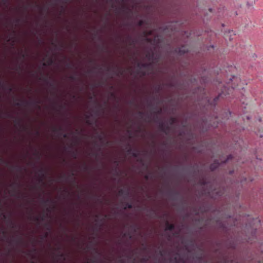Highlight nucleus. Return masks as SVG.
<instances>
[{
  "mask_svg": "<svg viewBox=\"0 0 263 263\" xmlns=\"http://www.w3.org/2000/svg\"><path fill=\"white\" fill-rule=\"evenodd\" d=\"M22 103H23L24 104H35L36 105V106L38 107L39 108H40V106L39 105V104L40 103V101H37V102H26V101H22V102H16L15 105H16V106H21L22 105Z\"/></svg>",
  "mask_w": 263,
  "mask_h": 263,
  "instance_id": "nucleus-1",
  "label": "nucleus"
},
{
  "mask_svg": "<svg viewBox=\"0 0 263 263\" xmlns=\"http://www.w3.org/2000/svg\"><path fill=\"white\" fill-rule=\"evenodd\" d=\"M159 128L162 132L165 133V134H167V132L170 130L169 126L165 125L163 122L160 123Z\"/></svg>",
  "mask_w": 263,
  "mask_h": 263,
  "instance_id": "nucleus-2",
  "label": "nucleus"
},
{
  "mask_svg": "<svg viewBox=\"0 0 263 263\" xmlns=\"http://www.w3.org/2000/svg\"><path fill=\"white\" fill-rule=\"evenodd\" d=\"M39 175L40 176V179L39 181L40 182H43V179L45 176L46 172L45 170L43 168L40 169L39 171Z\"/></svg>",
  "mask_w": 263,
  "mask_h": 263,
  "instance_id": "nucleus-3",
  "label": "nucleus"
},
{
  "mask_svg": "<svg viewBox=\"0 0 263 263\" xmlns=\"http://www.w3.org/2000/svg\"><path fill=\"white\" fill-rule=\"evenodd\" d=\"M166 225V231H173L175 229V225L174 224L170 223L167 221L165 222Z\"/></svg>",
  "mask_w": 263,
  "mask_h": 263,
  "instance_id": "nucleus-4",
  "label": "nucleus"
},
{
  "mask_svg": "<svg viewBox=\"0 0 263 263\" xmlns=\"http://www.w3.org/2000/svg\"><path fill=\"white\" fill-rule=\"evenodd\" d=\"M219 165V162L218 161H215L214 163L211 164L210 166V168L212 171L216 170Z\"/></svg>",
  "mask_w": 263,
  "mask_h": 263,
  "instance_id": "nucleus-5",
  "label": "nucleus"
},
{
  "mask_svg": "<svg viewBox=\"0 0 263 263\" xmlns=\"http://www.w3.org/2000/svg\"><path fill=\"white\" fill-rule=\"evenodd\" d=\"M93 251L95 252L96 255L92 259L90 260V261L92 263L96 262L98 259V256L100 255V253L98 251L97 249L93 248Z\"/></svg>",
  "mask_w": 263,
  "mask_h": 263,
  "instance_id": "nucleus-6",
  "label": "nucleus"
},
{
  "mask_svg": "<svg viewBox=\"0 0 263 263\" xmlns=\"http://www.w3.org/2000/svg\"><path fill=\"white\" fill-rule=\"evenodd\" d=\"M174 260L176 263H185L183 258L179 256L178 254L174 257Z\"/></svg>",
  "mask_w": 263,
  "mask_h": 263,
  "instance_id": "nucleus-7",
  "label": "nucleus"
},
{
  "mask_svg": "<svg viewBox=\"0 0 263 263\" xmlns=\"http://www.w3.org/2000/svg\"><path fill=\"white\" fill-rule=\"evenodd\" d=\"M10 186H11V187L16 189V188H18V187H20V184L18 182H14V183H12L10 185ZM13 192H14V193L13 194H12V195L13 196H16L15 190H14Z\"/></svg>",
  "mask_w": 263,
  "mask_h": 263,
  "instance_id": "nucleus-8",
  "label": "nucleus"
},
{
  "mask_svg": "<svg viewBox=\"0 0 263 263\" xmlns=\"http://www.w3.org/2000/svg\"><path fill=\"white\" fill-rule=\"evenodd\" d=\"M118 193L120 196H122L123 195H126L128 196L129 195V192L128 190L124 191L123 189H121L120 190H119Z\"/></svg>",
  "mask_w": 263,
  "mask_h": 263,
  "instance_id": "nucleus-9",
  "label": "nucleus"
},
{
  "mask_svg": "<svg viewBox=\"0 0 263 263\" xmlns=\"http://www.w3.org/2000/svg\"><path fill=\"white\" fill-rule=\"evenodd\" d=\"M2 87L4 89H8L9 91H12L13 90V88L11 86L6 85L4 83H2Z\"/></svg>",
  "mask_w": 263,
  "mask_h": 263,
  "instance_id": "nucleus-10",
  "label": "nucleus"
},
{
  "mask_svg": "<svg viewBox=\"0 0 263 263\" xmlns=\"http://www.w3.org/2000/svg\"><path fill=\"white\" fill-rule=\"evenodd\" d=\"M14 241L16 244H21L23 242V238L22 236H18L16 239L14 240Z\"/></svg>",
  "mask_w": 263,
  "mask_h": 263,
  "instance_id": "nucleus-11",
  "label": "nucleus"
},
{
  "mask_svg": "<svg viewBox=\"0 0 263 263\" xmlns=\"http://www.w3.org/2000/svg\"><path fill=\"white\" fill-rule=\"evenodd\" d=\"M52 130L55 133L61 132L63 131V128L61 126L59 127H53L52 128Z\"/></svg>",
  "mask_w": 263,
  "mask_h": 263,
  "instance_id": "nucleus-12",
  "label": "nucleus"
},
{
  "mask_svg": "<svg viewBox=\"0 0 263 263\" xmlns=\"http://www.w3.org/2000/svg\"><path fill=\"white\" fill-rule=\"evenodd\" d=\"M124 209L126 210L127 209H132L133 207L132 204L129 202H125L124 203Z\"/></svg>",
  "mask_w": 263,
  "mask_h": 263,
  "instance_id": "nucleus-13",
  "label": "nucleus"
},
{
  "mask_svg": "<svg viewBox=\"0 0 263 263\" xmlns=\"http://www.w3.org/2000/svg\"><path fill=\"white\" fill-rule=\"evenodd\" d=\"M8 222L9 223V225H10V227L11 228H15L16 227V226L15 224L14 223V222H13V221L11 220V219H9L8 220Z\"/></svg>",
  "mask_w": 263,
  "mask_h": 263,
  "instance_id": "nucleus-14",
  "label": "nucleus"
},
{
  "mask_svg": "<svg viewBox=\"0 0 263 263\" xmlns=\"http://www.w3.org/2000/svg\"><path fill=\"white\" fill-rule=\"evenodd\" d=\"M66 66L67 68L72 69L74 67V65L71 63H67Z\"/></svg>",
  "mask_w": 263,
  "mask_h": 263,
  "instance_id": "nucleus-15",
  "label": "nucleus"
},
{
  "mask_svg": "<svg viewBox=\"0 0 263 263\" xmlns=\"http://www.w3.org/2000/svg\"><path fill=\"white\" fill-rule=\"evenodd\" d=\"M53 61L52 59H49V60L48 61L47 64L46 63H44L43 65H44V66H46L47 65H50L53 63Z\"/></svg>",
  "mask_w": 263,
  "mask_h": 263,
  "instance_id": "nucleus-16",
  "label": "nucleus"
},
{
  "mask_svg": "<svg viewBox=\"0 0 263 263\" xmlns=\"http://www.w3.org/2000/svg\"><path fill=\"white\" fill-rule=\"evenodd\" d=\"M144 23H145V21L144 20H141L139 21H138V25L139 26H142V25H144Z\"/></svg>",
  "mask_w": 263,
  "mask_h": 263,
  "instance_id": "nucleus-17",
  "label": "nucleus"
},
{
  "mask_svg": "<svg viewBox=\"0 0 263 263\" xmlns=\"http://www.w3.org/2000/svg\"><path fill=\"white\" fill-rule=\"evenodd\" d=\"M132 155L134 157H137L139 155V153L137 152L134 151L132 152Z\"/></svg>",
  "mask_w": 263,
  "mask_h": 263,
  "instance_id": "nucleus-18",
  "label": "nucleus"
},
{
  "mask_svg": "<svg viewBox=\"0 0 263 263\" xmlns=\"http://www.w3.org/2000/svg\"><path fill=\"white\" fill-rule=\"evenodd\" d=\"M51 202H52V201L51 200H49V199H48V200H42L43 203L44 204H45V205H46L48 203Z\"/></svg>",
  "mask_w": 263,
  "mask_h": 263,
  "instance_id": "nucleus-19",
  "label": "nucleus"
},
{
  "mask_svg": "<svg viewBox=\"0 0 263 263\" xmlns=\"http://www.w3.org/2000/svg\"><path fill=\"white\" fill-rule=\"evenodd\" d=\"M86 123L88 124H91V123H90V121L89 120V118H90V116L89 115H86Z\"/></svg>",
  "mask_w": 263,
  "mask_h": 263,
  "instance_id": "nucleus-20",
  "label": "nucleus"
},
{
  "mask_svg": "<svg viewBox=\"0 0 263 263\" xmlns=\"http://www.w3.org/2000/svg\"><path fill=\"white\" fill-rule=\"evenodd\" d=\"M69 79L72 81L77 80V78L76 76L71 75L69 77Z\"/></svg>",
  "mask_w": 263,
  "mask_h": 263,
  "instance_id": "nucleus-21",
  "label": "nucleus"
},
{
  "mask_svg": "<svg viewBox=\"0 0 263 263\" xmlns=\"http://www.w3.org/2000/svg\"><path fill=\"white\" fill-rule=\"evenodd\" d=\"M58 256L60 258H63L64 260H65V259L64 257V254L63 253L59 252L58 253Z\"/></svg>",
  "mask_w": 263,
  "mask_h": 263,
  "instance_id": "nucleus-22",
  "label": "nucleus"
},
{
  "mask_svg": "<svg viewBox=\"0 0 263 263\" xmlns=\"http://www.w3.org/2000/svg\"><path fill=\"white\" fill-rule=\"evenodd\" d=\"M175 122V118H171L170 119V124L172 125Z\"/></svg>",
  "mask_w": 263,
  "mask_h": 263,
  "instance_id": "nucleus-23",
  "label": "nucleus"
},
{
  "mask_svg": "<svg viewBox=\"0 0 263 263\" xmlns=\"http://www.w3.org/2000/svg\"><path fill=\"white\" fill-rule=\"evenodd\" d=\"M127 152H128V153L132 154V153L133 152L132 148L130 147H129L127 149Z\"/></svg>",
  "mask_w": 263,
  "mask_h": 263,
  "instance_id": "nucleus-24",
  "label": "nucleus"
},
{
  "mask_svg": "<svg viewBox=\"0 0 263 263\" xmlns=\"http://www.w3.org/2000/svg\"><path fill=\"white\" fill-rule=\"evenodd\" d=\"M13 168H16L17 171H21V168L18 166H12Z\"/></svg>",
  "mask_w": 263,
  "mask_h": 263,
  "instance_id": "nucleus-25",
  "label": "nucleus"
},
{
  "mask_svg": "<svg viewBox=\"0 0 263 263\" xmlns=\"http://www.w3.org/2000/svg\"><path fill=\"white\" fill-rule=\"evenodd\" d=\"M161 89V88L160 86L156 87V91L159 92L160 91Z\"/></svg>",
  "mask_w": 263,
  "mask_h": 263,
  "instance_id": "nucleus-26",
  "label": "nucleus"
},
{
  "mask_svg": "<svg viewBox=\"0 0 263 263\" xmlns=\"http://www.w3.org/2000/svg\"><path fill=\"white\" fill-rule=\"evenodd\" d=\"M77 155L76 152H72V156L73 157V158H77Z\"/></svg>",
  "mask_w": 263,
  "mask_h": 263,
  "instance_id": "nucleus-27",
  "label": "nucleus"
},
{
  "mask_svg": "<svg viewBox=\"0 0 263 263\" xmlns=\"http://www.w3.org/2000/svg\"><path fill=\"white\" fill-rule=\"evenodd\" d=\"M144 178L146 179V180H148L149 178H150V176L149 175H146L145 176H144Z\"/></svg>",
  "mask_w": 263,
  "mask_h": 263,
  "instance_id": "nucleus-28",
  "label": "nucleus"
},
{
  "mask_svg": "<svg viewBox=\"0 0 263 263\" xmlns=\"http://www.w3.org/2000/svg\"><path fill=\"white\" fill-rule=\"evenodd\" d=\"M98 138L100 141H102L103 140V136L101 135H99Z\"/></svg>",
  "mask_w": 263,
  "mask_h": 263,
  "instance_id": "nucleus-29",
  "label": "nucleus"
},
{
  "mask_svg": "<svg viewBox=\"0 0 263 263\" xmlns=\"http://www.w3.org/2000/svg\"><path fill=\"white\" fill-rule=\"evenodd\" d=\"M138 114H139V115L140 116V117H141V118H142V116H143V112H142V111H139V112H138Z\"/></svg>",
  "mask_w": 263,
  "mask_h": 263,
  "instance_id": "nucleus-30",
  "label": "nucleus"
},
{
  "mask_svg": "<svg viewBox=\"0 0 263 263\" xmlns=\"http://www.w3.org/2000/svg\"><path fill=\"white\" fill-rule=\"evenodd\" d=\"M179 52L180 54H182L185 53L186 51L185 50H182L181 49H179Z\"/></svg>",
  "mask_w": 263,
  "mask_h": 263,
  "instance_id": "nucleus-31",
  "label": "nucleus"
},
{
  "mask_svg": "<svg viewBox=\"0 0 263 263\" xmlns=\"http://www.w3.org/2000/svg\"><path fill=\"white\" fill-rule=\"evenodd\" d=\"M50 86L53 88V89H55V86L53 83H50Z\"/></svg>",
  "mask_w": 263,
  "mask_h": 263,
  "instance_id": "nucleus-32",
  "label": "nucleus"
},
{
  "mask_svg": "<svg viewBox=\"0 0 263 263\" xmlns=\"http://www.w3.org/2000/svg\"><path fill=\"white\" fill-rule=\"evenodd\" d=\"M43 80L46 81V82H48V78L47 77H45L44 78Z\"/></svg>",
  "mask_w": 263,
  "mask_h": 263,
  "instance_id": "nucleus-33",
  "label": "nucleus"
},
{
  "mask_svg": "<svg viewBox=\"0 0 263 263\" xmlns=\"http://www.w3.org/2000/svg\"><path fill=\"white\" fill-rule=\"evenodd\" d=\"M20 22V19L17 18L15 20L16 24H18Z\"/></svg>",
  "mask_w": 263,
  "mask_h": 263,
  "instance_id": "nucleus-34",
  "label": "nucleus"
},
{
  "mask_svg": "<svg viewBox=\"0 0 263 263\" xmlns=\"http://www.w3.org/2000/svg\"><path fill=\"white\" fill-rule=\"evenodd\" d=\"M132 228L134 230L135 232L136 231V228L135 226H132Z\"/></svg>",
  "mask_w": 263,
  "mask_h": 263,
  "instance_id": "nucleus-35",
  "label": "nucleus"
},
{
  "mask_svg": "<svg viewBox=\"0 0 263 263\" xmlns=\"http://www.w3.org/2000/svg\"><path fill=\"white\" fill-rule=\"evenodd\" d=\"M35 155L37 156L38 157V158L39 159L40 158V157H39V153L38 152H36L35 154H34Z\"/></svg>",
  "mask_w": 263,
  "mask_h": 263,
  "instance_id": "nucleus-36",
  "label": "nucleus"
},
{
  "mask_svg": "<svg viewBox=\"0 0 263 263\" xmlns=\"http://www.w3.org/2000/svg\"><path fill=\"white\" fill-rule=\"evenodd\" d=\"M34 220L35 221H39V217H34Z\"/></svg>",
  "mask_w": 263,
  "mask_h": 263,
  "instance_id": "nucleus-37",
  "label": "nucleus"
},
{
  "mask_svg": "<svg viewBox=\"0 0 263 263\" xmlns=\"http://www.w3.org/2000/svg\"><path fill=\"white\" fill-rule=\"evenodd\" d=\"M15 123H16V124L18 125V126H21L20 125V122L17 121V120H15Z\"/></svg>",
  "mask_w": 263,
  "mask_h": 263,
  "instance_id": "nucleus-38",
  "label": "nucleus"
},
{
  "mask_svg": "<svg viewBox=\"0 0 263 263\" xmlns=\"http://www.w3.org/2000/svg\"><path fill=\"white\" fill-rule=\"evenodd\" d=\"M135 44V41L134 40L132 41V42L130 43V45H134Z\"/></svg>",
  "mask_w": 263,
  "mask_h": 263,
  "instance_id": "nucleus-39",
  "label": "nucleus"
},
{
  "mask_svg": "<svg viewBox=\"0 0 263 263\" xmlns=\"http://www.w3.org/2000/svg\"><path fill=\"white\" fill-rule=\"evenodd\" d=\"M21 56H22V58H24L25 57V54H24L23 53H21Z\"/></svg>",
  "mask_w": 263,
  "mask_h": 263,
  "instance_id": "nucleus-40",
  "label": "nucleus"
},
{
  "mask_svg": "<svg viewBox=\"0 0 263 263\" xmlns=\"http://www.w3.org/2000/svg\"><path fill=\"white\" fill-rule=\"evenodd\" d=\"M63 137L64 138H67V135L66 134H64L63 135Z\"/></svg>",
  "mask_w": 263,
  "mask_h": 263,
  "instance_id": "nucleus-41",
  "label": "nucleus"
},
{
  "mask_svg": "<svg viewBox=\"0 0 263 263\" xmlns=\"http://www.w3.org/2000/svg\"><path fill=\"white\" fill-rule=\"evenodd\" d=\"M65 175L61 176H60V179L61 180V179H63V178H65Z\"/></svg>",
  "mask_w": 263,
  "mask_h": 263,
  "instance_id": "nucleus-42",
  "label": "nucleus"
},
{
  "mask_svg": "<svg viewBox=\"0 0 263 263\" xmlns=\"http://www.w3.org/2000/svg\"><path fill=\"white\" fill-rule=\"evenodd\" d=\"M36 6L38 8H39V9H42V8H41V7L39 5H36Z\"/></svg>",
  "mask_w": 263,
  "mask_h": 263,
  "instance_id": "nucleus-43",
  "label": "nucleus"
},
{
  "mask_svg": "<svg viewBox=\"0 0 263 263\" xmlns=\"http://www.w3.org/2000/svg\"><path fill=\"white\" fill-rule=\"evenodd\" d=\"M6 231H3V234L4 235H6Z\"/></svg>",
  "mask_w": 263,
  "mask_h": 263,
  "instance_id": "nucleus-44",
  "label": "nucleus"
},
{
  "mask_svg": "<svg viewBox=\"0 0 263 263\" xmlns=\"http://www.w3.org/2000/svg\"><path fill=\"white\" fill-rule=\"evenodd\" d=\"M146 261L145 258H143L142 259V261Z\"/></svg>",
  "mask_w": 263,
  "mask_h": 263,
  "instance_id": "nucleus-45",
  "label": "nucleus"
},
{
  "mask_svg": "<svg viewBox=\"0 0 263 263\" xmlns=\"http://www.w3.org/2000/svg\"><path fill=\"white\" fill-rule=\"evenodd\" d=\"M64 3H66L68 2V0H63Z\"/></svg>",
  "mask_w": 263,
  "mask_h": 263,
  "instance_id": "nucleus-46",
  "label": "nucleus"
},
{
  "mask_svg": "<svg viewBox=\"0 0 263 263\" xmlns=\"http://www.w3.org/2000/svg\"><path fill=\"white\" fill-rule=\"evenodd\" d=\"M47 210L48 212H50V209L49 208H47Z\"/></svg>",
  "mask_w": 263,
  "mask_h": 263,
  "instance_id": "nucleus-47",
  "label": "nucleus"
},
{
  "mask_svg": "<svg viewBox=\"0 0 263 263\" xmlns=\"http://www.w3.org/2000/svg\"><path fill=\"white\" fill-rule=\"evenodd\" d=\"M111 96L112 97H114V96H115V95H114V93H111Z\"/></svg>",
  "mask_w": 263,
  "mask_h": 263,
  "instance_id": "nucleus-48",
  "label": "nucleus"
},
{
  "mask_svg": "<svg viewBox=\"0 0 263 263\" xmlns=\"http://www.w3.org/2000/svg\"><path fill=\"white\" fill-rule=\"evenodd\" d=\"M151 105H152L151 102H148V105L150 106H151Z\"/></svg>",
  "mask_w": 263,
  "mask_h": 263,
  "instance_id": "nucleus-49",
  "label": "nucleus"
},
{
  "mask_svg": "<svg viewBox=\"0 0 263 263\" xmlns=\"http://www.w3.org/2000/svg\"><path fill=\"white\" fill-rule=\"evenodd\" d=\"M36 251V249H33V252H35Z\"/></svg>",
  "mask_w": 263,
  "mask_h": 263,
  "instance_id": "nucleus-50",
  "label": "nucleus"
},
{
  "mask_svg": "<svg viewBox=\"0 0 263 263\" xmlns=\"http://www.w3.org/2000/svg\"><path fill=\"white\" fill-rule=\"evenodd\" d=\"M120 263H123V260H120Z\"/></svg>",
  "mask_w": 263,
  "mask_h": 263,
  "instance_id": "nucleus-51",
  "label": "nucleus"
},
{
  "mask_svg": "<svg viewBox=\"0 0 263 263\" xmlns=\"http://www.w3.org/2000/svg\"><path fill=\"white\" fill-rule=\"evenodd\" d=\"M48 236V233L46 234L45 236V237H47Z\"/></svg>",
  "mask_w": 263,
  "mask_h": 263,
  "instance_id": "nucleus-52",
  "label": "nucleus"
},
{
  "mask_svg": "<svg viewBox=\"0 0 263 263\" xmlns=\"http://www.w3.org/2000/svg\"><path fill=\"white\" fill-rule=\"evenodd\" d=\"M3 2H4V4H5L6 3V0H4Z\"/></svg>",
  "mask_w": 263,
  "mask_h": 263,
  "instance_id": "nucleus-53",
  "label": "nucleus"
},
{
  "mask_svg": "<svg viewBox=\"0 0 263 263\" xmlns=\"http://www.w3.org/2000/svg\"><path fill=\"white\" fill-rule=\"evenodd\" d=\"M48 229V230H50V227H49V226H48V229Z\"/></svg>",
  "mask_w": 263,
  "mask_h": 263,
  "instance_id": "nucleus-54",
  "label": "nucleus"
},
{
  "mask_svg": "<svg viewBox=\"0 0 263 263\" xmlns=\"http://www.w3.org/2000/svg\"><path fill=\"white\" fill-rule=\"evenodd\" d=\"M219 97V96H218V97L216 98L215 99V100H218Z\"/></svg>",
  "mask_w": 263,
  "mask_h": 263,
  "instance_id": "nucleus-55",
  "label": "nucleus"
},
{
  "mask_svg": "<svg viewBox=\"0 0 263 263\" xmlns=\"http://www.w3.org/2000/svg\"><path fill=\"white\" fill-rule=\"evenodd\" d=\"M145 66H146V65H145V64H143V65H142V66H143V67H145Z\"/></svg>",
  "mask_w": 263,
  "mask_h": 263,
  "instance_id": "nucleus-56",
  "label": "nucleus"
},
{
  "mask_svg": "<svg viewBox=\"0 0 263 263\" xmlns=\"http://www.w3.org/2000/svg\"><path fill=\"white\" fill-rule=\"evenodd\" d=\"M10 41V39H8V40H7V42H9Z\"/></svg>",
  "mask_w": 263,
  "mask_h": 263,
  "instance_id": "nucleus-57",
  "label": "nucleus"
},
{
  "mask_svg": "<svg viewBox=\"0 0 263 263\" xmlns=\"http://www.w3.org/2000/svg\"><path fill=\"white\" fill-rule=\"evenodd\" d=\"M45 217V216H43V217L42 218V220H44V217Z\"/></svg>",
  "mask_w": 263,
  "mask_h": 263,
  "instance_id": "nucleus-58",
  "label": "nucleus"
},
{
  "mask_svg": "<svg viewBox=\"0 0 263 263\" xmlns=\"http://www.w3.org/2000/svg\"><path fill=\"white\" fill-rule=\"evenodd\" d=\"M161 109H160V110H159V111H158V113H160V112H161Z\"/></svg>",
  "mask_w": 263,
  "mask_h": 263,
  "instance_id": "nucleus-59",
  "label": "nucleus"
},
{
  "mask_svg": "<svg viewBox=\"0 0 263 263\" xmlns=\"http://www.w3.org/2000/svg\"><path fill=\"white\" fill-rule=\"evenodd\" d=\"M110 70L109 68H107V70L109 71Z\"/></svg>",
  "mask_w": 263,
  "mask_h": 263,
  "instance_id": "nucleus-60",
  "label": "nucleus"
},
{
  "mask_svg": "<svg viewBox=\"0 0 263 263\" xmlns=\"http://www.w3.org/2000/svg\"><path fill=\"white\" fill-rule=\"evenodd\" d=\"M62 107H63L62 105H61L60 108H62Z\"/></svg>",
  "mask_w": 263,
  "mask_h": 263,
  "instance_id": "nucleus-61",
  "label": "nucleus"
},
{
  "mask_svg": "<svg viewBox=\"0 0 263 263\" xmlns=\"http://www.w3.org/2000/svg\"><path fill=\"white\" fill-rule=\"evenodd\" d=\"M64 192H66V193H67V191H66V190H64Z\"/></svg>",
  "mask_w": 263,
  "mask_h": 263,
  "instance_id": "nucleus-62",
  "label": "nucleus"
},
{
  "mask_svg": "<svg viewBox=\"0 0 263 263\" xmlns=\"http://www.w3.org/2000/svg\"><path fill=\"white\" fill-rule=\"evenodd\" d=\"M60 249H61V248H60V247H59V248H58V250H60Z\"/></svg>",
  "mask_w": 263,
  "mask_h": 263,
  "instance_id": "nucleus-63",
  "label": "nucleus"
},
{
  "mask_svg": "<svg viewBox=\"0 0 263 263\" xmlns=\"http://www.w3.org/2000/svg\"><path fill=\"white\" fill-rule=\"evenodd\" d=\"M94 155H95L96 156H97V154H95Z\"/></svg>",
  "mask_w": 263,
  "mask_h": 263,
  "instance_id": "nucleus-64",
  "label": "nucleus"
}]
</instances>
